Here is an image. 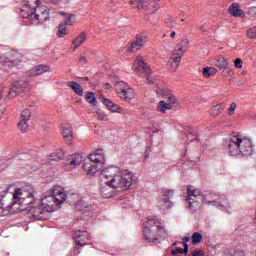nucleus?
Here are the masks:
<instances>
[{
  "instance_id": "f257e3e1",
  "label": "nucleus",
  "mask_w": 256,
  "mask_h": 256,
  "mask_svg": "<svg viewBox=\"0 0 256 256\" xmlns=\"http://www.w3.org/2000/svg\"><path fill=\"white\" fill-rule=\"evenodd\" d=\"M35 192L31 186L16 188L12 193L6 189L0 194L1 215H15L21 211H27L35 219L42 213H53L65 203V188L54 186L46 191L39 202H35Z\"/></svg>"
},
{
  "instance_id": "f03ea898",
  "label": "nucleus",
  "mask_w": 256,
  "mask_h": 256,
  "mask_svg": "<svg viewBox=\"0 0 256 256\" xmlns=\"http://www.w3.org/2000/svg\"><path fill=\"white\" fill-rule=\"evenodd\" d=\"M100 178L106 179L105 184L111 189H120L127 191L131 189L134 183H137V178L132 172H121L117 166H110L100 172Z\"/></svg>"
},
{
  "instance_id": "7ed1b4c3",
  "label": "nucleus",
  "mask_w": 256,
  "mask_h": 256,
  "mask_svg": "<svg viewBox=\"0 0 256 256\" xmlns=\"http://www.w3.org/2000/svg\"><path fill=\"white\" fill-rule=\"evenodd\" d=\"M20 14L32 25H41L49 21V8L41 4L39 0H24Z\"/></svg>"
},
{
  "instance_id": "20e7f679",
  "label": "nucleus",
  "mask_w": 256,
  "mask_h": 256,
  "mask_svg": "<svg viewBox=\"0 0 256 256\" xmlns=\"http://www.w3.org/2000/svg\"><path fill=\"white\" fill-rule=\"evenodd\" d=\"M227 151L232 157H239V155L249 157L253 155V144L251 140L243 138L240 134H233L228 141Z\"/></svg>"
},
{
  "instance_id": "39448f33",
  "label": "nucleus",
  "mask_w": 256,
  "mask_h": 256,
  "mask_svg": "<svg viewBox=\"0 0 256 256\" xmlns=\"http://www.w3.org/2000/svg\"><path fill=\"white\" fill-rule=\"evenodd\" d=\"M143 233L145 239H147V241H149L150 243H156L158 239H161V237H165V235H167L163 220L157 217L147 219L144 224Z\"/></svg>"
},
{
  "instance_id": "423d86ee",
  "label": "nucleus",
  "mask_w": 256,
  "mask_h": 256,
  "mask_svg": "<svg viewBox=\"0 0 256 256\" xmlns=\"http://www.w3.org/2000/svg\"><path fill=\"white\" fill-rule=\"evenodd\" d=\"M201 201H203V192L193 186H188L186 203L190 211H197L201 207Z\"/></svg>"
},
{
  "instance_id": "0eeeda50",
  "label": "nucleus",
  "mask_w": 256,
  "mask_h": 256,
  "mask_svg": "<svg viewBox=\"0 0 256 256\" xmlns=\"http://www.w3.org/2000/svg\"><path fill=\"white\" fill-rule=\"evenodd\" d=\"M114 89L118 97L123 99V101H131V99H135V90L123 81L117 82L114 85Z\"/></svg>"
},
{
  "instance_id": "6e6552de",
  "label": "nucleus",
  "mask_w": 256,
  "mask_h": 256,
  "mask_svg": "<svg viewBox=\"0 0 256 256\" xmlns=\"http://www.w3.org/2000/svg\"><path fill=\"white\" fill-rule=\"evenodd\" d=\"M204 205H208L209 207H222L223 209H231V205H229L225 195L214 194L211 196L210 200H206L204 202Z\"/></svg>"
},
{
  "instance_id": "1a4fd4ad",
  "label": "nucleus",
  "mask_w": 256,
  "mask_h": 256,
  "mask_svg": "<svg viewBox=\"0 0 256 256\" xmlns=\"http://www.w3.org/2000/svg\"><path fill=\"white\" fill-rule=\"evenodd\" d=\"M147 43V36L145 34L136 35L135 41L126 45V53H135L145 47Z\"/></svg>"
},
{
  "instance_id": "9d476101",
  "label": "nucleus",
  "mask_w": 256,
  "mask_h": 256,
  "mask_svg": "<svg viewBox=\"0 0 256 256\" xmlns=\"http://www.w3.org/2000/svg\"><path fill=\"white\" fill-rule=\"evenodd\" d=\"M133 71L140 77H145L151 73V69L147 67L145 59L142 56H137L134 60Z\"/></svg>"
},
{
  "instance_id": "9b49d317",
  "label": "nucleus",
  "mask_w": 256,
  "mask_h": 256,
  "mask_svg": "<svg viewBox=\"0 0 256 256\" xmlns=\"http://www.w3.org/2000/svg\"><path fill=\"white\" fill-rule=\"evenodd\" d=\"M137 9L139 11H147L148 13H155L159 9V1L157 0H138Z\"/></svg>"
},
{
  "instance_id": "f8f14e48",
  "label": "nucleus",
  "mask_w": 256,
  "mask_h": 256,
  "mask_svg": "<svg viewBox=\"0 0 256 256\" xmlns=\"http://www.w3.org/2000/svg\"><path fill=\"white\" fill-rule=\"evenodd\" d=\"M83 163V155L81 154H73L70 155L65 164L66 171H71V169H76Z\"/></svg>"
},
{
  "instance_id": "ddd939ff",
  "label": "nucleus",
  "mask_w": 256,
  "mask_h": 256,
  "mask_svg": "<svg viewBox=\"0 0 256 256\" xmlns=\"http://www.w3.org/2000/svg\"><path fill=\"white\" fill-rule=\"evenodd\" d=\"M73 239L76 241L78 247H85L90 240L89 232L81 230L75 231Z\"/></svg>"
},
{
  "instance_id": "4468645a",
  "label": "nucleus",
  "mask_w": 256,
  "mask_h": 256,
  "mask_svg": "<svg viewBox=\"0 0 256 256\" xmlns=\"http://www.w3.org/2000/svg\"><path fill=\"white\" fill-rule=\"evenodd\" d=\"M82 167L86 175H88L89 177H95L96 173L99 171V164L95 163L89 158L84 161Z\"/></svg>"
},
{
  "instance_id": "2eb2a0df",
  "label": "nucleus",
  "mask_w": 256,
  "mask_h": 256,
  "mask_svg": "<svg viewBox=\"0 0 256 256\" xmlns=\"http://www.w3.org/2000/svg\"><path fill=\"white\" fill-rule=\"evenodd\" d=\"M175 195V190L173 189H164L162 194V200L160 201L161 207L164 209H171L173 207V203L169 201Z\"/></svg>"
},
{
  "instance_id": "dca6fc26",
  "label": "nucleus",
  "mask_w": 256,
  "mask_h": 256,
  "mask_svg": "<svg viewBox=\"0 0 256 256\" xmlns=\"http://www.w3.org/2000/svg\"><path fill=\"white\" fill-rule=\"evenodd\" d=\"M87 41V34L86 32H81L73 41L72 45L68 49V53H75L84 42Z\"/></svg>"
},
{
  "instance_id": "f3484780",
  "label": "nucleus",
  "mask_w": 256,
  "mask_h": 256,
  "mask_svg": "<svg viewBox=\"0 0 256 256\" xmlns=\"http://www.w3.org/2000/svg\"><path fill=\"white\" fill-rule=\"evenodd\" d=\"M88 159L101 167V165H105V151H103V149H96L89 155Z\"/></svg>"
},
{
  "instance_id": "a211bd4d",
  "label": "nucleus",
  "mask_w": 256,
  "mask_h": 256,
  "mask_svg": "<svg viewBox=\"0 0 256 256\" xmlns=\"http://www.w3.org/2000/svg\"><path fill=\"white\" fill-rule=\"evenodd\" d=\"M181 59H183V56L178 54L177 52H172L169 63H170V69L171 71L175 72L177 69H179V65H181Z\"/></svg>"
},
{
  "instance_id": "6ab92c4d",
  "label": "nucleus",
  "mask_w": 256,
  "mask_h": 256,
  "mask_svg": "<svg viewBox=\"0 0 256 256\" xmlns=\"http://www.w3.org/2000/svg\"><path fill=\"white\" fill-rule=\"evenodd\" d=\"M74 207L76 211H80L81 213H91L93 211L91 205L87 204L83 198H79Z\"/></svg>"
},
{
  "instance_id": "aec40b11",
  "label": "nucleus",
  "mask_w": 256,
  "mask_h": 256,
  "mask_svg": "<svg viewBox=\"0 0 256 256\" xmlns=\"http://www.w3.org/2000/svg\"><path fill=\"white\" fill-rule=\"evenodd\" d=\"M187 47H189V40L187 38L182 39L180 42H178L174 48V53H178V55H185V52L187 51Z\"/></svg>"
},
{
  "instance_id": "412c9836",
  "label": "nucleus",
  "mask_w": 256,
  "mask_h": 256,
  "mask_svg": "<svg viewBox=\"0 0 256 256\" xmlns=\"http://www.w3.org/2000/svg\"><path fill=\"white\" fill-rule=\"evenodd\" d=\"M49 71V66L47 65H38L31 70H29L28 75L30 77H37L39 75H43V73H47Z\"/></svg>"
},
{
  "instance_id": "4be33fe9",
  "label": "nucleus",
  "mask_w": 256,
  "mask_h": 256,
  "mask_svg": "<svg viewBox=\"0 0 256 256\" xmlns=\"http://www.w3.org/2000/svg\"><path fill=\"white\" fill-rule=\"evenodd\" d=\"M228 13H230L232 17H243V15H245V12L237 3L231 4V6L228 8Z\"/></svg>"
},
{
  "instance_id": "5701e85b",
  "label": "nucleus",
  "mask_w": 256,
  "mask_h": 256,
  "mask_svg": "<svg viewBox=\"0 0 256 256\" xmlns=\"http://www.w3.org/2000/svg\"><path fill=\"white\" fill-rule=\"evenodd\" d=\"M21 91H23V82L16 81L13 83L12 87L10 88L8 95L9 97H17V95H19Z\"/></svg>"
},
{
  "instance_id": "b1692460",
  "label": "nucleus",
  "mask_w": 256,
  "mask_h": 256,
  "mask_svg": "<svg viewBox=\"0 0 256 256\" xmlns=\"http://www.w3.org/2000/svg\"><path fill=\"white\" fill-rule=\"evenodd\" d=\"M214 65L215 67H218V69H229L231 63L227 58L220 56L214 59Z\"/></svg>"
},
{
  "instance_id": "393cba45",
  "label": "nucleus",
  "mask_w": 256,
  "mask_h": 256,
  "mask_svg": "<svg viewBox=\"0 0 256 256\" xmlns=\"http://www.w3.org/2000/svg\"><path fill=\"white\" fill-rule=\"evenodd\" d=\"M225 103L216 104L211 107L210 109V115L211 117H219L223 111H225Z\"/></svg>"
},
{
  "instance_id": "a878e982",
  "label": "nucleus",
  "mask_w": 256,
  "mask_h": 256,
  "mask_svg": "<svg viewBox=\"0 0 256 256\" xmlns=\"http://www.w3.org/2000/svg\"><path fill=\"white\" fill-rule=\"evenodd\" d=\"M73 137V128L71 127V124H66V129H65V143L66 145H73L74 141Z\"/></svg>"
},
{
  "instance_id": "bb28decb",
  "label": "nucleus",
  "mask_w": 256,
  "mask_h": 256,
  "mask_svg": "<svg viewBox=\"0 0 256 256\" xmlns=\"http://www.w3.org/2000/svg\"><path fill=\"white\" fill-rule=\"evenodd\" d=\"M67 86L76 93L79 97H83V88L81 87V84L75 82V81H70L67 83Z\"/></svg>"
},
{
  "instance_id": "cd10ccee",
  "label": "nucleus",
  "mask_w": 256,
  "mask_h": 256,
  "mask_svg": "<svg viewBox=\"0 0 256 256\" xmlns=\"http://www.w3.org/2000/svg\"><path fill=\"white\" fill-rule=\"evenodd\" d=\"M103 104L106 105L107 109H109V111H112L114 113H119V111H121V107H119V105L113 103V101L104 98L103 99Z\"/></svg>"
},
{
  "instance_id": "c85d7f7f",
  "label": "nucleus",
  "mask_w": 256,
  "mask_h": 256,
  "mask_svg": "<svg viewBox=\"0 0 256 256\" xmlns=\"http://www.w3.org/2000/svg\"><path fill=\"white\" fill-rule=\"evenodd\" d=\"M79 199H81V197L77 193H67L65 197V201L69 205H75Z\"/></svg>"
},
{
  "instance_id": "c756f323",
  "label": "nucleus",
  "mask_w": 256,
  "mask_h": 256,
  "mask_svg": "<svg viewBox=\"0 0 256 256\" xmlns=\"http://www.w3.org/2000/svg\"><path fill=\"white\" fill-rule=\"evenodd\" d=\"M170 109H173L171 104L167 103L166 101H160L158 103V106L156 108V111H159L160 113H167V111H170Z\"/></svg>"
},
{
  "instance_id": "7c9ffc66",
  "label": "nucleus",
  "mask_w": 256,
  "mask_h": 256,
  "mask_svg": "<svg viewBox=\"0 0 256 256\" xmlns=\"http://www.w3.org/2000/svg\"><path fill=\"white\" fill-rule=\"evenodd\" d=\"M65 157V152L63 150H59L54 152L48 156L49 161H61Z\"/></svg>"
},
{
  "instance_id": "2f4dec72",
  "label": "nucleus",
  "mask_w": 256,
  "mask_h": 256,
  "mask_svg": "<svg viewBox=\"0 0 256 256\" xmlns=\"http://www.w3.org/2000/svg\"><path fill=\"white\" fill-rule=\"evenodd\" d=\"M77 23V16L75 14H65V25L73 27Z\"/></svg>"
},
{
  "instance_id": "473e14b6",
  "label": "nucleus",
  "mask_w": 256,
  "mask_h": 256,
  "mask_svg": "<svg viewBox=\"0 0 256 256\" xmlns=\"http://www.w3.org/2000/svg\"><path fill=\"white\" fill-rule=\"evenodd\" d=\"M18 129L22 133H27L29 131V120H21L18 122Z\"/></svg>"
},
{
  "instance_id": "72a5a7b5",
  "label": "nucleus",
  "mask_w": 256,
  "mask_h": 256,
  "mask_svg": "<svg viewBox=\"0 0 256 256\" xmlns=\"http://www.w3.org/2000/svg\"><path fill=\"white\" fill-rule=\"evenodd\" d=\"M31 113H32L31 108H25L21 112L20 120L30 121L31 120Z\"/></svg>"
},
{
  "instance_id": "f704fd0d",
  "label": "nucleus",
  "mask_w": 256,
  "mask_h": 256,
  "mask_svg": "<svg viewBox=\"0 0 256 256\" xmlns=\"http://www.w3.org/2000/svg\"><path fill=\"white\" fill-rule=\"evenodd\" d=\"M85 99L87 103H90V105H93L94 107L97 105V97H95V93L88 92L85 96Z\"/></svg>"
},
{
  "instance_id": "c9c22d12",
  "label": "nucleus",
  "mask_w": 256,
  "mask_h": 256,
  "mask_svg": "<svg viewBox=\"0 0 256 256\" xmlns=\"http://www.w3.org/2000/svg\"><path fill=\"white\" fill-rule=\"evenodd\" d=\"M183 253H189V245L187 243H184V249L178 247L171 251L172 255H183Z\"/></svg>"
},
{
  "instance_id": "e433bc0d",
  "label": "nucleus",
  "mask_w": 256,
  "mask_h": 256,
  "mask_svg": "<svg viewBox=\"0 0 256 256\" xmlns=\"http://www.w3.org/2000/svg\"><path fill=\"white\" fill-rule=\"evenodd\" d=\"M202 75L205 77H212L213 75H217V70L215 67H205Z\"/></svg>"
},
{
  "instance_id": "4c0bfd02",
  "label": "nucleus",
  "mask_w": 256,
  "mask_h": 256,
  "mask_svg": "<svg viewBox=\"0 0 256 256\" xmlns=\"http://www.w3.org/2000/svg\"><path fill=\"white\" fill-rule=\"evenodd\" d=\"M201 241H203V235L199 232H194L192 234V245H198Z\"/></svg>"
},
{
  "instance_id": "58836bf2",
  "label": "nucleus",
  "mask_w": 256,
  "mask_h": 256,
  "mask_svg": "<svg viewBox=\"0 0 256 256\" xmlns=\"http://www.w3.org/2000/svg\"><path fill=\"white\" fill-rule=\"evenodd\" d=\"M246 37L248 39L256 40V26H252L246 30Z\"/></svg>"
},
{
  "instance_id": "ea45409f",
  "label": "nucleus",
  "mask_w": 256,
  "mask_h": 256,
  "mask_svg": "<svg viewBox=\"0 0 256 256\" xmlns=\"http://www.w3.org/2000/svg\"><path fill=\"white\" fill-rule=\"evenodd\" d=\"M56 35L57 37H65V23L59 24Z\"/></svg>"
},
{
  "instance_id": "a19ab883",
  "label": "nucleus",
  "mask_w": 256,
  "mask_h": 256,
  "mask_svg": "<svg viewBox=\"0 0 256 256\" xmlns=\"http://www.w3.org/2000/svg\"><path fill=\"white\" fill-rule=\"evenodd\" d=\"M166 99H167L166 103L170 104V107H173V105H175V103H177V98L173 94H168L166 96Z\"/></svg>"
},
{
  "instance_id": "79ce46f5",
  "label": "nucleus",
  "mask_w": 256,
  "mask_h": 256,
  "mask_svg": "<svg viewBox=\"0 0 256 256\" xmlns=\"http://www.w3.org/2000/svg\"><path fill=\"white\" fill-rule=\"evenodd\" d=\"M248 16L252 19H256V6H251L248 8Z\"/></svg>"
},
{
  "instance_id": "37998d69",
  "label": "nucleus",
  "mask_w": 256,
  "mask_h": 256,
  "mask_svg": "<svg viewBox=\"0 0 256 256\" xmlns=\"http://www.w3.org/2000/svg\"><path fill=\"white\" fill-rule=\"evenodd\" d=\"M235 109H237V103L232 102L230 104V107L228 108V115L231 117L232 115H235Z\"/></svg>"
},
{
  "instance_id": "c03bdc74",
  "label": "nucleus",
  "mask_w": 256,
  "mask_h": 256,
  "mask_svg": "<svg viewBox=\"0 0 256 256\" xmlns=\"http://www.w3.org/2000/svg\"><path fill=\"white\" fill-rule=\"evenodd\" d=\"M231 75H233V70L229 69V67L227 69H222V77H231Z\"/></svg>"
},
{
  "instance_id": "a18cd8bd",
  "label": "nucleus",
  "mask_w": 256,
  "mask_h": 256,
  "mask_svg": "<svg viewBox=\"0 0 256 256\" xmlns=\"http://www.w3.org/2000/svg\"><path fill=\"white\" fill-rule=\"evenodd\" d=\"M234 66L236 67V69H242L243 68V60L241 58H237L234 61Z\"/></svg>"
},
{
  "instance_id": "49530a36",
  "label": "nucleus",
  "mask_w": 256,
  "mask_h": 256,
  "mask_svg": "<svg viewBox=\"0 0 256 256\" xmlns=\"http://www.w3.org/2000/svg\"><path fill=\"white\" fill-rule=\"evenodd\" d=\"M99 121H106L107 115H105V112H102L101 110H98L97 112Z\"/></svg>"
},
{
  "instance_id": "de8ad7c7",
  "label": "nucleus",
  "mask_w": 256,
  "mask_h": 256,
  "mask_svg": "<svg viewBox=\"0 0 256 256\" xmlns=\"http://www.w3.org/2000/svg\"><path fill=\"white\" fill-rule=\"evenodd\" d=\"M11 65H17V60L12 58L10 62L9 61L4 62V67H11Z\"/></svg>"
},
{
  "instance_id": "09e8293b",
  "label": "nucleus",
  "mask_w": 256,
  "mask_h": 256,
  "mask_svg": "<svg viewBox=\"0 0 256 256\" xmlns=\"http://www.w3.org/2000/svg\"><path fill=\"white\" fill-rule=\"evenodd\" d=\"M58 129L61 131L62 135H65V122L61 121L58 125Z\"/></svg>"
},
{
  "instance_id": "8fccbe9b",
  "label": "nucleus",
  "mask_w": 256,
  "mask_h": 256,
  "mask_svg": "<svg viewBox=\"0 0 256 256\" xmlns=\"http://www.w3.org/2000/svg\"><path fill=\"white\" fill-rule=\"evenodd\" d=\"M4 103H5V94L3 92V89H0V105L3 106Z\"/></svg>"
},
{
  "instance_id": "3c124183",
  "label": "nucleus",
  "mask_w": 256,
  "mask_h": 256,
  "mask_svg": "<svg viewBox=\"0 0 256 256\" xmlns=\"http://www.w3.org/2000/svg\"><path fill=\"white\" fill-rule=\"evenodd\" d=\"M87 57H85V56H81L80 58H79V63H81V65H87Z\"/></svg>"
},
{
  "instance_id": "603ef678",
  "label": "nucleus",
  "mask_w": 256,
  "mask_h": 256,
  "mask_svg": "<svg viewBox=\"0 0 256 256\" xmlns=\"http://www.w3.org/2000/svg\"><path fill=\"white\" fill-rule=\"evenodd\" d=\"M204 255H205V252H203V250H197L192 254V256H204Z\"/></svg>"
},
{
  "instance_id": "864d4df0",
  "label": "nucleus",
  "mask_w": 256,
  "mask_h": 256,
  "mask_svg": "<svg viewBox=\"0 0 256 256\" xmlns=\"http://www.w3.org/2000/svg\"><path fill=\"white\" fill-rule=\"evenodd\" d=\"M129 5L132 9H135V7H137V2L135 0H130Z\"/></svg>"
},
{
  "instance_id": "5fc2aeb1",
  "label": "nucleus",
  "mask_w": 256,
  "mask_h": 256,
  "mask_svg": "<svg viewBox=\"0 0 256 256\" xmlns=\"http://www.w3.org/2000/svg\"><path fill=\"white\" fill-rule=\"evenodd\" d=\"M4 111H5V106L0 105V118L3 115Z\"/></svg>"
},
{
  "instance_id": "6e6d98bb",
  "label": "nucleus",
  "mask_w": 256,
  "mask_h": 256,
  "mask_svg": "<svg viewBox=\"0 0 256 256\" xmlns=\"http://www.w3.org/2000/svg\"><path fill=\"white\" fill-rule=\"evenodd\" d=\"M168 27L170 29H173V27H175V22H173L172 20H170V23L168 24Z\"/></svg>"
},
{
  "instance_id": "4d7b16f0",
  "label": "nucleus",
  "mask_w": 256,
  "mask_h": 256,
  "mask_svg": "<svg viewBox=\"0 0 256 256\" xmlns=\"http://www.w3.org/2000/svg\"><path fill=\"white\" fill-rule=\"evenodd\" d=\"M177 35V33L175 31L170 33V37H172V39H175V36Z\"/></svg>"
},
{
  "instance_id": "13d9d810",
  "label": "nucleus",
  "mask_w": 256,
  "mask_h": 256,
  "mask_svg": "<svg viewBox=\"0 0 256 256\" xmlns=\"http://www.w3.org/2000/svg\"><path fill=\"white\" fill-rule=\"evenodd\" d=\"M50 3H53L54 5L59 3V0H48Z\"/></svg>"
},
{
  "instance_id": "bf43d9fd",
  "label": "nucleus",
  "mask_w": 256,
  "mask_h": 256,
  "mask_svg": "<svg viewBox=\"0 0 256 256\" xmlns=\"http://www.w3.org/2000/svg\"><path fill=\"white\" fill-rule=\"evenodd\" d=\"M183 240L187 242L189 241V237H184Z\"/></svg>"
},
{
  "instance_id": "052dcab7",
  "label": "nucleus",
  "mask_w": 256,
  "mask_h": 256,
  "mask_svg": "<svg viewBox=\"0 0 256 256\" xmlns=\"http://www.w3.org/2000/svg\"><path fill=\"white\" fill-rule=\"evenodd\" d=\"M199 29H200V31H205V30L203 29V26H200Z\"/></svg>"
},
{
  "instance_id": "680f3d73",
  "label": "nucleus",
  "mask_w": 256,
  "mask_h": 256,
  "mask_svg": "<svg viewBox=\"0 0 256 256\" xmlns=\"http://www.w3.org/2000/svg\"><path fill=\"white\" fill-rule=\"evenodd\" d=\"M148 83H153L149 78H147Z\"/></svg>"
},
{
  "instance_id": "e2e57ef3",
  "label": "nucleus",
  "mask_w": 256,
  "mask_h": 256,
  "mask_svg": "<svg viewBox=\"0 0 256 256\" xmlns=\"http://www.w3.org/2000/svg\"><path fill=\"white\" fill-rule=\"evenodd\" d=\"M175 245H177V242H174V243H173V246H174V247H175Z\"/></svg>"
},
{
  "instance_id": "0e129e2a",
  "label": "nucleus",
  "mask_w": 256,
  "mask_h": 256,
  "mask_svg": "<svg viewBox=\"0 0 256 256\" xmlns=\"http://www.w3.org/2000/svg\"><path fill=\"white\" fill-rule=\"evenodd\" d=\"M60 15H65V13H64V12H61Z\"/></svg>"
},
{
  "instance_id": "69168bd1",
  "label": "nucleus",
  "mask_w": 256,
  "mask_h": 256,
  "mask_svg": "<svg viewBox=\"0 0 256 256\" xmlns=\"http://www.w3.org/2000/svg\"><path fill=\"white\" fill-rule=\"evenodd\" d=\"M2 61H3V59H2V58H0V63H2Z\"/></svg>"
},
{
  "instance_id": "338daca9",
  "label": "nucleus",
  "mask_w": 256,
  "mask_h": 256,
  "mask_svg": "<svg viewBox=\"0 0 256 256\" xmlns=\"http://www.w3.org/2000/svg\"><path fill=\"white\" fill-rule=\"evenodd\" d=\"M163 37H167V34H163Z\"/></svg>"
},
{
  "instance_id": "774afa93",
  "label": "nucleus",
  "mask_w": 256,
  "mask_h": 256,
  "mask_svg": "<svg viewBox=\"0 0 256 256\" xmlns=\"http://www.w3.org/2000/svg\"><path fill=\"white\" fill-rule=\"evenodd\" d=\"M16 55V57H19V54H15Z\"/></svg>"
}]
</instances>
